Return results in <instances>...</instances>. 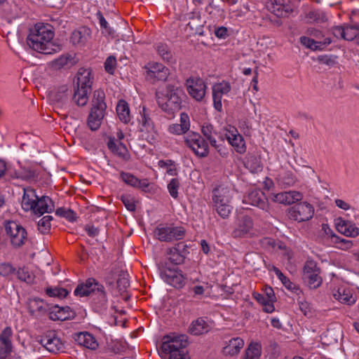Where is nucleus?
<instances>
[{
	"mask_svg": "<svg viewBox=\"0 0 359 359\" xmlns=\"http://www.w3.org/2000/svg\"><path fill=\"white\" fill-rule=\"evenodd\" d=\"M74 293L78 297L91 296L93 304L98 311L107 308L108 299L104 287L95 278H90L85 283L79 284Z\"/></svg>",
	"mask_w": 359,
	"mask_h": 359,
	"instance_id": "f257e3e1",
	"label": "nucleus"
},
{
	"mask_svg": "<svg viewBox=\"0 0 359 359\" xmlns=\"http://www.w3.org/2000/svg\"><path fill=\"white\" fill-rule=\"evenodd\" d=\"M91 108L88 118V126L92 130H97L105 116L107 104L103 90H95L91 99Z\"/></svg>",
	"mask_w": 359,
	"mask_h": 359,
	"instance_id": "f03ea898",
	"label": "nucleus"
},
{
	"mask_svg": "<svg viewBox=\"0 0 359 359\" xmlns=\"http://www.w3.org/2000/svg\"><path fill=\"white\" fill-rule=\"evenodd\" d=\"M188 345V337L185 334L170 333L163 337L161 344V351L165 358L171 353L183 351L187 349Z\"/></svg>",
	"mask_w": 359,
	"mask_h": 359,
	"instance_id": "7ed1b4c3",
	"label": "nucleus"
},
{
	"mask_svg": "<svg viewBox=\"0 0 359 359\" xmlns=\"http://www.w3.org/2000/svg\"><path fill=\"white\" fill-rule=\"evenodd\" d=\"M22 208L25 211H32L36 217L45 213V196L39 197L32 189H25L22 199Z\"/></svg>",
	"mask_w": 359,
	"mask_h": 359,
	"instance_id": "20e7f679",
	"label": "nucleus"
},
{
	"mask_svg": "<svg viewBox=\"0 0 359 359\" xmlns=\"http://www.w3.org/2000/svg\"><path fill=\"white\" fill-rule=\"evenodd\" d=\"M185 234L184 227L174 224H161L154 231V236L158 241L167 243L182 240Z\"/></svg>",
	"mask_w": 359,
	"mask_h": 359,
	"instance_id": "39448f33",
	"label": "nucleus"
},
{
	"mask_svg": "<svg viewBox=\"0 0 359 359\" xmlns=\"http://www.w3.org/2000/svg\"><path fill=\"white\" fill-rule=\"evenodd\" d=\"M185 145L196 156L200 158L206 157L209 154V146L204 138L198 133L189 132L184 136Z\"/></svg>",
	"mask_w": 359,
	"mask_h": 359,
	"instance_id": "423d86ee",
	"label": "nucleus"
},
{
	"mask_svg": "<svg viewBox=\"0 0 359 359\" xmlns=\"http://www.w3.org/2000/svg\"><path fill=\"white\" fill-rule=\"evenodd\" d=\"M27 45L39 53H44L45 50V25L39 22L29 29L27 38Z\"/></svg>",
	"mask_w": 359,
	"mask_h": 359,
	"instance_id": "0eeeda50",
	"label": "nucleus"
},
{
	"mask_svg": "<svg viewBox=\"0 0 359 359\" xmlns=\"http://www.w3.org/2000/svg\"><path fill=\"white\" fill-rule=\"evenodd\" d=\"M313 215V206L306 201L295 204L287 212L289 218L298 222L309 221Z\"/></svg>",
	"mask_w": 359,
	"mask_h": 359,
	"instance_id": "6e6552de",
	"label": "nucleus"
},
{
	"mask_svg": "<svg viewBox=\"0 0 359 359\" xmlns=\"http://www.w3.org/2000/svg\"><path fill=\"white\" fill-rule=\"evenodd\" d=\"M6 231L11 244L14 247H20L27 241V231L24 227L15 222H8L5 226Z\"/></svg>",
	"mask_w": 359,
	"mask_h": 359,
	"instance_id": "1a4fd4ad",
	"label": "nucleus"
},
{
	"mask_svg": "<svg viewBox=\"0 0 359 359\" xmlns=\"http://www.w3.org/2000/svg\"><path fill=\"white\" fill-rule=\"evenodd\" d=\"M185 86L189 95L195 100H203L206 93L205 83L199 77H189L187 79Z\"/></svg>",
	"mask_w": 359,
	"mask_h": 359,
	"instance_id": "9d476101",
	"label": "nucleus"
},
{
	"mask_svg": "<svg viewBox=\"0 0 359 359\" xmlns=\"http://www.w3.org/2000/svg\"><path fill=\"white\" fill-rule=\"evenodd\" d=\"M144 69L147 72V78L153 82L157 81H165L170 74L169 69L158 62H149L145 66Z\"/></svg>",
	"mask_w": 359,
	"mask_h": 359,
	"instance_id": "9b49d317",
	"label": "nucleus"
},
{
	"mask_svg": "<svg viewBox=\"0 0 359 359\" xmlns=\"http://www.w3.org/2000/svg\"><path fill=\"white\" fill-rule=\"evenodd\" d=\"M243 203L256 206L265 211H269V209L268 198L264 193L259 189L249 191L243 196Z\"/></svg>",
	"mask_w": 359,
	"mask_h": 359,
	"instance_id": "f8f14e48",
	"label": "nucleus"
},
{
	"mask_svg": "<svg viewBox=\"0 0 359 359\" xmlns=\"http://www.w3.org/2000/svg\"><path fill=\"white\" fill-rule=\"evenodd\" d=\"M231 90V84L222 81V82L215 83L212 87V94L213 100V107L217 111L222 109V97L226 95Z\"/></svg>",
	"mask_w": 359,
	"mask_h": 359,
	"instance_id": "ddd939ff",
	"label": "nucleus"
},
{
	"mask_svg": "<svg viewBox=\"0 0 359 359\" xmlns=\"http://www.w3.org/2000/svg\"><path fill=\"white\" fill-rule=\"evenodd\" d=\"M95 81L94 74L90 68L81 67L78 69L74 81V86L92 91Z\"/></svg>",
	"mask_w": 359,
	"mask_h": 359,
	"instance_id": "4468645a",
	"label": "nucleus"
},
{
	"mask_svg": "<svg viewBox=\"0 0 359 359\" xmlns=\"http://www.w3.org/2000/svg\"><path fill=\"white\" fill-rule=\"evenodd\" d=\"M225 130V137L228 142L233 147L237 153L240 154H244L246 151L245 142L238 130L231 126H228Z\"/></svg>",
	"mask_w": 359,
	"mask_h": 359,
	"instance_id": "2eb2a0df",
	"label": "nucleus"
},
{
	"mask_svg": "<svg viewBox=\"0 0 359 359\" xmlns=\"http://www.w3.org/2000/svg\"><path fill=\"white\" fill-rule=\"evenodd\" d=\"M269 199L283 205H290L299 201L303 198V194L297 191H282L280 193H271Z\"/></svg>",
	"mask_w": 359,
	"mask_h": 359,
	"instance_id": "dca6fc26",
	"label": "nucleus"
},
{
	"mask_svg": "<svg viewBox=\"0 0 359 359\" xmlns=\"http://www.w3.org/2000/svg\"><path fill=\"white\" fill-rule=\"evenodd\" d=\"M232 233L235 238L252 236L255 234V230L252 218L243 216L239 219Z\"/></svg>",
	"mask_w": 359,
	"mask_h": 359,
	"instance_id": "f3484780",
	"label": "nucleus"
},
{
	"mask_svg": "<svg viewBox=\"0 0 359 359\" xmlns=\"http://www.w3.org/2000/svg\"><path fill=\"white\" fill-rule=\"evenodd\" d=\"M232 198L231 189L227 187L219 186L212 190V205H220L231 203Z\"/></svg>",
	"mask_w": 359,
	"mask_h": 359,
	"instance_id": "a211bd4d",
	"label": "nucleus"
},
{
	"mask_svg": "<svg viewBox=\"0 0 359 359\" xmlns=\"http://www.w3.org/2000/svg\"><path fill=\"white\" fill-rule=\"evenodd\" d=\"M78 62L76 55L73 53L63 54L59 57L51 61L48 66L53 70L61 69H69Z\"/></svg>",
	"mask_w": 359,
	"mask_h": 359,
	"instance_id": "6ab92c4d",
	"label": "nucleus"
},
{
	"mask_svg": "<svg viewBox=\"0 0 359 359\" xmlns=\"http://www.w3.org/2000/svg\"><path fill=\"white\" fill-rule=\"evenodd\" d=\"M12 335L11 327H6L0 335V359H13L11 355L10 337Z\"/></svg>",
	"mask_w": 359,
	"mask_h": 359,
	"instance_id": "aec40b11",
	"label": "nucleus"
},
{
	"mask_svg": "<svg viewBox=\"0 0 359 359\" xmlns=\"http://www.w3.org/2000/svg\"><path fill=\"white\" fill-rule=\"evenodd\" d=\"M48 316L52 320H66L74 318L75 312L69 306L60 307L55 305L48 308Z\"/></svg>",
	"mask_w": 359,
	"mask_h": 359,
	"instance_id": "412c9836",
	"label": "nucleus"
},
{
	"mask_svg": "<svg viewBox=\"0 0 359 359\" xmlns=\"http://www.w3.org/2000/svg\"><path fill=\"white\" fill-rule=\"evenodd\" d=\"M64 349V343L54 331L46 332V351L53 354H57Z\"/></svg>",
	"mask_w": 359,
	"mask_h": 359,
	"instance_id": "4be33fe9",
	"label": "nucleus"
},
{
	"mask_svg": "<svg viewBox=\"0 0 359 359\" xmlns=\"http://www.w3.org/2000/svg\"><path fill=\"white\" fill-rule=\"evenodd\" d=\"M165 95L181 109L182 97L184 95L183 88L178 82L166 85Z\"/></svg>",
	"mask_w": 359,
	"mask_h": 359,
	"instance_id": "5701e85b",
	"label": "nucleus"
},
{
	"mask_svg": "<svg viewBox=\"0 0 359 359\" xmlns=\"http://www.w3.org/2000/svg\"><path fill=\"white\" fill-rule=\"evenodd\" d=\"M91 34L90 28L81 27L72 33L70 41L74 46H83L90 39Z\"/></svg>",
	"mask_w": 359,
	"mask_h": 359,
	"instance_id": "b1692460",
	"label": "nucleus"
},
{
	"mask_svg": "<svg viewBox=\"0 0 359 359\" xmlns=\"http://www.w3.org/2000/svg\"><path fill=\"white\" fill-rule=\"evenodd\" d=\"M332 292L334 298L342 304H352L355 302L351 290L345 284L339 285L337 289H334Z\"/></svg>",
	"mask_w": 359,
	"mask_h": 359,
	"instance_id": "393cba45",
	"label": "nucleus"
},
{
	"mask_svg": "<svg viewBox=\"0 0 359 359\" xmlns=\"http://www.w3.org/2000/svg\"><path fill=\"white\" fill-rule=\"evenodd\" d=\"M74 339L78 344L90 350H95L99 346L95 337L89 332H79L75 335Z\"/></svg>",
	"mask_w": 359,
	"mask_h": 359,
	"instance_id": "a878e982",
	"label": "nucleus"
},
{
	"mask_svg": "<svg viewBox=\"0 0 359 359\" xmlns=\"http://www.w3.org/2000/svg\"><path fill=\"white\" fill-rule=\"evenodd\" d=\"M337 229L348 237L355 238L359 235V229L354 223L348 220L340 219L337 223Z\"/></svg>",
	"mask_w": 359,
	"mask_h": 359,
	"instance_id": "bb28decb",
	"label": "nucleus"
},
{
	"mask_svg": "<svg viewBox=\"0 0 359 359\" xmlns=\"http://www.w3.org/2000/svg\"><path fill=\"white\" fill-rule=\"evenodd\" d=\"M156 101L159 107L168 115H173L180 109L178 104L172 102L166 95L156 94Z\"/></svg>",
	"mask_w": 359,
	"mask_h": 359,
	"instance_id": "cd10ccee",
	"label": "nucleus"
},
{
	"mask_svg": "<svg viewBox=\"0 0 359 359\" xmlns=\"http://www.w3.org/2000/svg\"><path fill=\"white\" fill-rule=\"evenodd\" d=\"M107 146L109 149L119 158L125 161L129 159L130 155L126 145L121 142H116L115 137L109 138Z\"/></svg>",
	"mask_w": 359,
	"mask_h": 359,
	"instance_id": "c85d7f7f",
	"label": "nucleus"
},
{
	"mask_svg": "<svg viewBox=\"0 0 359 359\" xmlns=\"http://www.w3.org/2000/svg\"><path fill=\"white\" fill-rule=\"evenodd\" d=\"M290 0H273L269 9L278 17H285L291 11L289 5Z\"/></svg>",
	"mask_w": 359,
	"mask_h": 359,
	"instance_id": "c756f323",
	"label": "nucleus"
},
{
	"mask_svg": "<svg viewBox=\"0 0 359 359\" xmlns=\"http://www.w3.org/2000/svg\"><path fill=\"white\" fill-rule=\"evenodd\" d=\"M52 26L46 23V55L53 54L62 50V45L57 41H53L54 32Z\"/></svg>",
	"mask_w": 359,
	"mask_h": 359,
	"instance_id": "7c9ffc66",
	"label": "nucleus"
},
{
	"mask_svg": "<svg viewBox=\"0 0 359 359\" xmlns=\"http://www.w3.org/2000/svg\"><path fill=\"white\" fill-rule=\"evenodd\" d=\"M116 114L118 119L123 123H130L132 119L129 105L124 100L118 102L116 107Z\"/></svg>",
	"mask_w": 359,
	"mask_h": 359,
	"instance_id": "2f4dec72",
	"label": "nucleus"
},
{
	"mask_svg": "<svg viewBox=\"0 0 359 359\" xmlns=\"http://www.w3.org/2000/svg\"><path fill=\"white\" fill-rule=\"evenodd\" d=\"M90 93L91 91L74 86L73 102L79 107L85 106L88 102Z\"/></svg>",
	"mask_w": 359,
	"mask_h": 359,
	"instance_id": "473e14b6",
	"label": "nucleus"
},
{
	"mask_svg": "<svg viewBox=\"0 0 359 359\" xmlns=\"http://www.w3.org/2000/svg\"><path fill=\"white\" fill-rule=\"evenodd\" d=\"M244 346V341L240 337L232 338L227 345L223 348L225 355H234L238 354Z\"/></svg>",
	"mask_w": 359,
	"mask_h": 359,
	"instance_id": "72a5a7b5",
	"label": "nucleus"
},
{
	"mask_svg": "<svg viewBox=\"0 0 359 359\" xmlns=\"http://www.w3.org/2000/svg\"><path fill=\"white\" fill-rule=\"evenodd\" d=\"M276 180L278 183L284 188L294 186L297 182L296 176L289 170L281 171Z\"/></svg>",
	"mask_w": 359,
	"mask_h": 359,
	"instance_id": "f704fd0d",
	"label": "nucleus"
},
{
	"mask_svg": "<svg viewBox=\"0 0 359 359\" xmlns=\"http://www.w3.org/2000/svg\"><path fill=\"white\" fill-rule=\"evenodd\" d=\"M208 325L205 321L199 318L193 321L189 326V332L194 335H200L208 332Z\"/></svg>",
	"mask_w": 359,
	"mask_h": 359,
	"instance_id": "c9c22d12",
	"label": "nucleus"
},
{
	"mask_svg": "<svg viewBox=\"0 0 359 359\" xmlns=\"http://www.w3.org/2000/svg\"><path fill=\"white\" fill-rule=\"evenodd\" d=\"M201 133L210 142L211 146L217 147V140L215 136L217 135L213 126L209 123H205L201 127Z\"/></svg>",
	"mask_w": 359,
	"mask_h": 359,
	"instance_id": "e433bc0d",
	"label": "nucleus"
},
{
	"mask_svg": "<svg viewBox=\"0 0 359 359\" xmlns=\"http://www.w3.org/2000/svg\"><path fill=\"white\" fill-rule=\"evenodd\" d=\"M139 122L141 125V131L149 132L154 129V123L145 107H143L142 112H140Z\"/></svg>",
	"mask_w": 359,
	"mask_h": 359,
	"instance_id": "4c0bfd02",
	"label": "nucleus"
},
{
	"mask_svg": "<svg viewBox=\"0 0 359 359\" xmlns=\"http://www.w3.org/2000/svg\"><path fill=\"white\" fill-rule=\"evenodd\" d=\"M273 271L287 290L295 293H297V292L300 290L299 286L297 284L291 282L290 280L286 277L278 268L274 267Z\"/></svg>",
	"mask_w": 359,
	"mask_h": 359,
	"instance_id": "58836bf2",
	"label": "nucleus"
},
{
	"mask_svg": "<svg viewBox=\"0 0 359 359\" xmlns=\"http://www.w3.org/2000/svg\"><path fill=\"white\" fill-rule=\"evenodd\" d=\"M261 246L266 250L283 249L285 245L280 241H276L273 238L265 237L259 240Z\"/></svg>",
	"mask_w": 359,
	"mask_h": 359,
	"instance_id": "ea45409f",
	"label": "nucleus"
},
{
	"mask_svg": "<svg viewBox=\"0 0 359 359\" xmlns=\"http://www.w3.org/2000/svg\"><path fill=\"white\" fill-rule=\"evenodd\" d=\"M261 353V344L259 343H251L245 351L243 359H259Z\"/></svg>",
	"mask_w": 359,
	"mask_h": 359,
	"instance_id": "a19ab883",
	"label": "nucleus"
},
{
	"mask_svg": "<svg viewBox=\"0 0 359 359\" xmlns=\"http://www.w3.org/2000/svg\"><path fill=\"white\" fill-rule=\"evenodd\" d=\"M155 48L158 55L168 62L172 60V53L167 44L158 43L156 45Z\"/></svg>",
	"mask_w": 359,
	"mask_h": 359,
	"instance_id": "79ce46f5",
	"label": "nucleus"
},
{
	"mask_svg": "<svg viewBox=\"0 0 359 359\" xmlns=\"http://www.w3.org/2000/svg\"><path fill=\"white\" fill-rule=\"evenodd\" d=\"M320 272L304 276V279L311 289H316L322 284L323 279L320 276Z\"/></svg>",
	"mask_w": 359,
	"mask_h": 359,
	"instance_id": "37998d69",
	"label": "nucleus"
},
{
	"mask_svg": "<svg viewBox=\"0 0 359 359\" xmlns=\"http://www.w3.org/2000/svg\"><path fill=\"white\" fill-rule=\"evenodd\" d=\"M97 17L99 20V23L102 29V33L104 36H109L114 37L115 34L114 29L109 25L108 22H107V20L100 11L97 13Z\"/></svg>",
	"mask_w": 359,
	"mask_h": 359,
	"instance_id": "c03bdc74",
	"label": "nucleus"
},
{
	"mask_svg": "<svg viewBox=\"0 0 359 359\" xmlns=\"http://www.w3.org/2000/svg\"><path fill=\"white\" fill-rule=\"evenodd\" d=\"M69 294V291L65 288L59 287H46V295L53 297H57L59 299L65 298Z\"/></svg>",
	"mask_w": 359,
	"mask_h": 359,
	"instance_id": "a18cd8bd",
	"label": "nucleus"
},
{
	"mask_svg": "<svg viewBox=\"0 0 359 359\" xmlns=\"http://www.w3.org/2000/svg\"><path fill=\"white\" fill-rule=\"evenodd\" d=\"M167 255L168 260L175 265L180 264L184 261V257L176 248H170Z\"/></svg>",
	"mask_w": 359,
	"mask_h": 359,
	"instance_id": "49530a36",
	"label": "nucleus"
},
{
	"mask_svg": "<svg viewBox=\"0 0 359 359\" xmlns=\"http://www.w3.org/2000/svg\"><path fill=\"white\" fill-rule=\"evenodd\" d=\"M300 42L304 46L310 48L311 50H313L323 49V48L321 47L320 45H319L321 44V41H316L307 36H302L300 38Z\"/></svg>",
	"mask_w": 359,
	"mask_h": 359,
	"instance_id": "de8ad7c7",
	"label": "nucleus"
},
{
	"mask_svg": "<svg viewBox=\"0 0 359 359\" xmlns=\"http://www.w3.org/2000/svg\"><path fill=\"white\" fill-rule=\"evenodd\" d=\"M213 208L223 219L228 218L233 210V207L231 203L220 205H216L213 206Z\"/></svg>",
	"mask_w": 359,
	"mask_h": 359,
	"instance_id": "09e8293b",
	"label": "nucleus"
},
{
	"mask_svg": "<svg viewBox=\"0 0 359 359\" xmlns=\"http://www.w3.org/2000/svg\"><path fill=\"white\" fill-rule=\"evenodd\" d=\"M55 215L65 218L69 222H74L76 219V213L71 209L59 208L56 209Z\"/></svg>",
	"mask_w": 359,
	"mask_h": 359,
	"instance_id": "8fccbe9b",
	"label": "nucleus"
},
{
	"mask_svg": "<svg viewBox=\"0 0 359 359\" xmlns=\"http://www.w3.org/2000/svg\"><path fill=\"white\" fill-rule=\"evenodd\" d=\"M178 271L176 268L165 266L161 271V276L165 282L170 285V280L174 279Z\"/></svg>",
	"mask_w": 359,
	"mask_h": 359,
	"instance_id": "3c124183",
	"label": "nucleus"
},
{
	"mask_svg": "<svg viewBox=\"0 0 359 359\" xmlns=\"http://www.w3.org/2000/svg\"><path fill=\"white\" fill-rule=\"evenodd\" d=\"M178 271L176 268L165 266L161 271V276L165 282L170 285V280L174 279Z\"/></svg>",
	"mask_w": 359,
	"mask_h": 359,
	"instance_id": "603ef678",
	"label": "nucleus"
},
{
	"mask_svg": "<svg viewBox=\"0 0 359 359\" xmlns=\"http://www.w3.org/2000/svg\"><path fill=\"white\" fill-rule=\"evenodd\" d=\"M359 34V27L357 25L344 26V39L353 40Z\"/></svg>",
	"mask_w": 359,
	"mask_h": 359,
	"instance_id": "864d4df0",
	"label": "nucleus"
},
{
	"mask_svg": "<svg viewBox=\"0 0 359 359\" xmlns=\"http://www.w3.org/2000/svg\"><path fill=\"white\" fill-rule=\"evenodd\" d=\"M120 177L126 184L136 188L137 184L140 183V180L133 175L122 171L120 173Z\"/></svg>",
	"mask_w": 359,
	"mask_h": 359,
	"instance_id": "5fc2aeb1",
	"label": "nucleus"
},
{
	"mask_svg": "<svg viewBox=\"0 0 359 359\" xmlns=\"http://www.w3.org/2000/svg\"><path fill=\"white\" fill-rule=\"evenodd\" d=\"M44 303L42 300L33 299L29 302V309L32 314L36 315L42 311Z\"/></svg>",
	"mask_w": 359,
	"mask_h": 359,
	"instance_id": "6e6d98bb",
	"label": "nucleus"
},
{
	"mask_svg": "<svg viewBox=\"0 0 359 359\" xmlns=\"http://www.w3.org/2000/svg\"><path fill=\"white\" fill-rule=\"evenodd\" d=\"M180 186V180L177 178H172L168 184V190L170 195L174 198H178V190Z\"/></svg>",
	"mask_w": 359,
	"mask_h": 359,
	"instance_id": "4d7b16f0",
	"label": "nucleus"
},
{
	"mask_svg": "<svg viewBox=\"0 0 359 359\" xmlns=\"http://www.w3.org/2000/svg\"><path fill=\"white\" fill-rule=\"evenodd\" d=\"M122 203L124 204L126 209L130 212H135L136 210V205L135 199L130 195H122L121 197Z\"/></svg>",
	"mask_w": 359,
	"mask_h": 359,
	"instance_id": "13d9d810",
	"label": "nucleus"
},
{
	"mask_svg": "<svg viewBox=\"0 0 359 359\" xmlns=\"http://www.w3.org/2000/svg\"><path fill=\"white\" fill-rule=\"evenodd\" d=\"M17 276L20 280L28 283H31L34 280L33 275L25 267L20 268L18 270Z\"/></svg>",
	"mask_w": 359,
	"mask_h": 359,
	"instance_id": "bf43d9fd",
	"label": "nucleus"
},
{
	"mask_svg": "<svg viewBox=\"0 0 359 359\" xmlns=\"http://www.w3.org/2000/svg\"><path fill=\"white\" fill-rule=\"evenodd\" d=\"M298 303L299 310L305 316L308 318H311L313 316L314 311L309 302L306 301H299Z\"/></svg>",
	"mask_w": 359,
	"mask_h": 359,
	"instance_id": "052dcab7",
	"label": "nucleus"
},
{
	"mask_svg": "<svg viewBox=\"0 0 359 359\" xmlns=\"http://www.w3.org/2000/svg\"><path fill=\"white\" fill-rule=\"evenodd\" d=\"M186 277L181 271H178L174 279L170 280V285L175 287H182L185 284Z\"/></svg>",
	"mask_w": 359,
	"mask_h": 359,
	"instance_id": "680f3d73",
	"label": "nucleus"
},
{
	"mask_svg": "<svg viewBox=\"0 0 359 359\" xmlns=\"http://www.w3.org/2000/svg\"><path fill=\"white\" fill-rule=\"evenodd\" d=\"M320 271L317 263L313 260H307L304 266V276Z\"/></svg>",
	"mask_w": 359,
	"mask_h": 359,
	"instance_id": "e2e57ef3",
	"label": "nucleus"
},
{
	"mask_svg": "<svg viewBox=\"0 0 359 359\" xmlns=\"http://www.w3.org/2000/svg\"><path fill=\"white\" fill-rule=\"evenodd\" d=\"M116 67V57L114 56H111V55L108 57L104 62L105 71L110 74H113Z\"/></svg>",
	"mask_w": 359,
	"mask_h": 359,
	"instance_id": "0e129e2a",
	"label": "nucleus"
},
{
	"mask_svg": "<svg viewBox=\"0 0 359 359\" xmlns=\"http://www.w3.org/2000/svg\"><path fill=\"white\" fill-rule=\"evenodd\" d=\"M183 130L187 133L190 129V118L187 114L182 113L180 118V123Z\"/></svg>",
	"mask_w": 359,
	"mask_h": 359,
	"instance_id": "69168bd1",
	"label": "nucleus"
},
{
	"mask_svg": "<svg viewBox=\"0 0 359 359\" xmlns=\"http://www.w3.org/2000/svg\"><path fill=\"white\" fill-rule=\"evenodd\" d=\"M168 132L173 135H186L188 133H186L181 126L178 123H173L169 126Z\"/></svg>",
	"mask_w": 359,
	"mask_h": 359,
	"instance_id": "338daca9",
	"label": "nucleus"
},
{
	"mask_svg": "<svg viewBox=\"0 0 359 359\" xmlns=\"http://www.w3.org/2000/svg\"><path fill=\"white\" fill-rule=\"evenodd\" d=\"M163 359H190L187 350H184L183 351H180V354L178 355V352L171 353L170 355H168V357L163 358Z\"/></svg>",
	"mask_w": 359,
	"mask_h": 359,
	"instance_id": "774afa93",
	"label": "nucleus"
}]
</instances>
